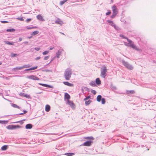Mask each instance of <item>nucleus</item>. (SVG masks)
I'll return each mask as SVG.
<instances>
[{
	"label": "nucleus",
	"instance_id": "obj_2",
	"mask_svg": "<svg viewBox=\"0 0 156 156\" xmlns=\"http://www.w3.org/2000/svg\"><path fill=\"white\" fill-rule=\"evenodd\" d=\"M37 18L38 20L41 21H44V19L43 18L42 16L41 15H38L37 16Z\"/></svg>",
	"mask_w": 156,
	"mask_h": 156
},
{
	"label": "nucleus",
	"instance_id": "obj_1",
	"mask_svg": "<svg viewBox=\"0 0 156 156\" xmlns=\"http://www.w3.org/2000/svg\"><path fill=\"white\" fill-rule=\"evenodd\" d=\"M112 9L113 13L117 15L118 13V11L117 9L116 6L114 5L112 7Z\"/></svg>",
	"mask_w": 156,
	"mask_h": 156
},
{
	"label": "nucleus",
	"instance_id": "obj_3",
	"mask_svg": "<svg viewBox=\"0 0 156 156\" xmlns=\"http://www.w3.org/2000/svg\"><path fill=\"white\" fill-rule=\"evenodd\" d=\"M55 23L58 24H62L63 23V22L60 19H58L55 21Z\"/></svg>",
	"mask_w": 156,
	"mask_h": 156
},
{
	"label": "nucleus",
	"instance_id": "obj_15",
	"mask_svg": "<svg viewBox=\"0 0 156 156\" xmlns=\"http://www.w3.org/2000/svg\"><path fill=\"white\" fill-rule=\"evenodd\" d=\"M107 21L108 23H111L113 21H111L110 20H107Z\"/></svg>",
	"mask_w": 156,
	"mask_h": 156
},
{
	"label": "nucleus",
	"instance_id": "obj_14",
	"mask_svg": "<svg viewBox=\"0 0 156 156\" xmlns=\"http://www.w3.org/2000/svg\"><path fill=\"white\" fill-rule=\"evenodd\" d=\"M116 15L115 14H112V15L111 16V17L112 18H114L115 17V16Z\"/></svg>",
	"mask_w": 156,
	"mask_h": 156
},
{
	"label": "nucleus",
	"instance_id": "obj_9",
	"mask_svg": "<svg viewBox=\"0 0 156 156\" xmlns=\"http://www.w3.org/2000/svg\"><path fill=\"white\" fill-rule=\"evenodd\" d=\"M17 19L19 20H20V21H23L24 20V19H23V18L22 17H21V18H17Z\"/></svg>",
	"mask_w": 156,
	"mask_h": 156
},
{
	"label": "nucleus",
	"instance_id": "obj_4",
	"mask_svg": "<svg viewBox=\"0 0 156 156\" xmlns=\"http://www.w3.org/2000/svg\"><path fill=\"white\" fill-rule=\"evenodd\" d=\"M111 26L113 27L115 29H117L118 27L116 25L112 22L110 24Z\"/></svg>",
	"mask_w": 156,
	"mask_h": 156
},
{
	"label": "nucleus",
	"instance_id": "obj_11",
	"mask_svg": "<svg viewBox=\"0 0 156 156\" xmlns=\"http://www.w3.org/2000/svg\"><path fill=\"white\" fill-rule=\"evenodd\" d=\"M37 28V27H29V28H28L27 29H33V28Z\"/></svg>",
	"mask_w": 156,
	"mask_h": 156
},
{
	"label": "nucleus",
	"instance_id": "obj_12",
	"mask_svg": "<svg viewBox=\"0 0 156 156\" xmlns=\"http://www.w3.org/2000/svg\"><path fill=\"white\" fill-rule=\"evenodd\" d=\"M120 36L121 37H122V38H125L126 39V37L122 35H120Z\"/></svg>",
	"mask_w": 156,
	"mask_h": 156
},
{
	"label": "nucleus",
	"instance_id": "obj_7",
	"mask_svg": "<svg viewBox=\"0 0 156 156\" xmlns=\"http://www.w3.org/2000/svg\"><path fill=\"white\" fill-rule=\"evenodd\" d=\"M66 0H63L62 1L60 2V4L61 5H63L66 2Z\"/></svg>",
	"mask_w": 156,
	"mask_h": 156
},
{
	"label": "nucleus",
	"instance_id": "obj_13",
	"mask_svg": "<svg viewBox=\"0 0 156 156\" xmlns=\"http://www.w3.org/2000/svg\"><path fill=\"white\" fill-rule=\"evenodd\" d=\"M111 13V12L110 11H109V12H107L106 13V14L107 15H110Z\"/></svg>",
	"mask_w": 156,
	"mask_h": 156
},
{
	"label": "nucleus",
	"instance_id": "obj_10",
	"mask_svg": "<svg viewBox=\"0 0 156 156\" xmlns=\"http://www.w3.org/2000/svg\"><path fill=\"white\" fill-rule=\"evenodd\" d=\"M1 22L3 23H8L9 22L7 21H1Z\"/></svg>",
	"mask_w": 156,
	"mask_h": 156
},
{
	"label": "nucleus",
	"instance_id": "obj_8",
	"mask_svg": "<svg viewBox=\"0 0 156 156\" xmlns=\"http://www.w3.org/2000/svg\"><path fill=\"white\" fill-rule=\"evenodd\" d=\"M31 20V19L29 18L27 19L26 20V22L27 23H28Z\"/></svg>",
	"mask_w": 156,
	"mask_h": 156
},
{
	"label": "nucleus",
	"instance_id": "obj_5",
	"mask_svg": "<svg viewBox=\"0 0 156 156\" xmlns=\"http://www.w3.org/2000/svg\"><path fill=\"white\" fill-rule=\"evenodd\" d=\"M15 30L14 29L12 28L11 29H7L6 30L7 32H13L15 31Z\"/></svg>",
	"mask_w": 156,
	"mask_h": 156
},
{
	"label": "nucleus",
	"instance_id": "obj_6",
	"mask_svg": "<svg viewBox=\"0 0 156 156\" xmlns=\"http://www.w3.org/2000/svg\"><path fill=\"white\" fill-rule=\"evenodd\" d=\"M39 33V31H35L33 32L32 33V35H35Z\"/></svg>",
	"mask_w": 156,
	"mask_h": 156
}]
</instances>
